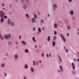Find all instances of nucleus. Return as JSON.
I'll return each instance as SVG.
<instances>
[{"label":"nucleus","instance_id":"obj_35","mask_svg":"<svg viewBox=\"0 0 79 79\" xmlns=\"http://www.w3.org/2000/svg\"><path fill=\"white\" fill-rule=\"evenodd\" d=\"M46 56L47 58H49V55H48V54H46Z\"/></svg>","mask_w":79,"mask_h":79},{"label":"nucleus","instance_id":"obj_32","mask_svg":"<svg viewBox=\"0 0 79 79\" xmlns=\"http://www.w3.org/2000/svg\"><path fill=\"white\" fill-rule=\"evenodd\" d=\"M71 29V27L69 26H68L67 27V29L68 30H69Z\"/></svg>","mask_w":79,"mask_h":79},{"label":"nucleus","instance_id":"obj_57","mask_svg":"<svg viewBox=\"0 0 79 79\" xmlns=\"http://www.w3.org/2000/svg\"><path fill=\"white\" fill-rule=\"evenodd\" d=\"M77 61H79V58L77 59Z\"/></svg>","mask_w":79,"mask_h":79},{"label":"nucleus","instance_id":"obj_62","mask_svg":"<svg viewBox=\"0 0 79 79\" xmlns=\"http://www.w3.org/2000/svg\"><path fill=\"white\" fill-rule=\"evenodd\" d=\"M77 54H79V52H77Z\"/></svg>","mask_w":79,"mask_h":79},{"label":"nucleus","instance_id":"obj_10","mask_svg":"<svg viewBox=\"0 0 79 79\" xmlns=\"http://www.w3.org/2000/svg\"><path fill=\"white\" fill-rule=\"evenodd\" d=\"M30 70L31 72H32V73H34V69L32 67H31L30 68Z\"/></svg>","mask_w":79,"mask_h":79},{"label":"nucleus","instance_id":"obj_9","mask_svg":"<svg viewBox=\"0 0 79 79\" xmlns=\"http://www.w3.org/2000/svg\"><path fill=\"white\" fill-rule=\"evenodd\" d=\"M11 23V19H9L7 20V25H10Z\"/></svg>","mask_w":79,"mask_h":79},{"label":"nucleus","instance_id":"obj_50","mask_svg":"<svg viewBox=\"0 0 79 79\" xmlns=\"http://www.w3.org/2000/svg\"><path fill=\"white\" fill-rule=\"evenodd\" d=\"M72 1V0H68V1L70 2H71Z\"/></svg>","mask_w":79,"mask_h":79},{"label":"nucleus","instance_id":"obj_31","mask_svg":"<svg viewBox=\"0 0 79 79\" xmlns=\"http://www.w3.org/2000/svg\"><path fill=\"white\" fill-rule=\"evenodd\" d=\"M35 60H33V66H35Z\"/></svg>","mask_w":79,"mask_h":79},{"label":"nucleus","instance_id":"obj_12","mask_svg":"<svg viewBox=\"0 0 79 79\" xmlns=\"http://www.w3.org/2000/svg\"><path fill=\"white\" fill-rule=\"evenodd\" d=\"M0 22L1 23H3V22H4V18L3 17H1V18Z\"/></svg>","mask_w":79,"mask_h":79},{"label":"nucleus","instance_id":"obj_49","mask_svg":"<svg viewBox=\"0 0 79 79\" xmlns=\"http://www.w3.org/2000/svg\"><path fill=\"white\" fill-rule=\"evenodd\" d=\"M65 50H66V53H68V49H67Z\"/></svg>","mask_w":79,"mask_h":79},{"label":"nucleus","instance_id":"obj_26","mask_svg":"<svg viewBox=\"0 0 79 79\" xmlns=\"http://www.w3.org/2000/svg\"><path fill=\"white\" fill-rule=\"evenodd\" d=\"M41 56L42 57H44V52H42L41 54Z\"/></svg>","mask_w":79,"mask_h":79},{"label":"nucleus","instance_id":"obj_41","mask_svg":"<svg viewBox=\"0 0 79 79\" xmlns=\"http://www.w3.org/2000/svg\"><path fill=\"white\" fill-rule=\"evenodd\" d=\"M64 50L65 51H66V47L65 46H64Z\"/></svg>","mask_w":79,"mask_h":79},{"label":"nucleus","instance_id":"obj_7","mask_svg":"<svg viewBox=\"0 0 79 79\" xmlns=\"http://www.w3.org/2000/svg\"><path fill=\"white\" fill-rule=\"evenodd\" d=\"M21 43L23 46H26V45H27V44L26 43V42L23 40H22L21 41Z\"/></svg>","mask_w":79,"mask_h":79},{"label":"nucleus","instance_id":"obj_6","mask_svg":"<svg viewBox=\"0 0 79 79\" xmlns=\"http://www.w3.org/2000/svg\"><path fill=\"white\" fill-rule=\"evenodd\" d=\"M14 57L15 60H18V54H15L14 55Z\"/></svg>","mask_w":79,"mask_h":79},{"label":"nucleus","instance_id":"obj_34","mask_svg":"<svg viewBox=\"0 0 79 79\" xmlns=\"http://www.w3.org/2000/svg\"><path fill=\"white\" fill-rule=\"evenodd\" d=\"M73 20H74L76 19V17L75 16H73L72 17Z\"/></svg>","mask_w":79,"mask_h":79},{"label":"nucleus","instance_id":"obj_54","mask_svg":"<svg viewBox=\"0 0 79 79\" xmlns=\"http://www.w3.org/2000/svg\"><path fill=\"white\" fill-rule=\"evenodd\" d=\"M8 53H7L6 54V56H8Z\"/></svg>","mask_w":79,"mask_h":79},{"label":"nucleus","instance_id":"obj_53","mask_svg":"<svg viewBox=\"0 0 79 79\" xmlns=\"http://www.w3.org/2000/svg\"><path fill=\"white\" fill-rule=\"evenodd\" d=\"M23 79H26V76H24Z\"/></svg>","mask_w":79,"mask_h":79},{"label":"nucleus","instance_id":"obj_40","mask_svg":"<svg viewBox=\"0 0 79 79\" xmlns=\"http://www.w3.org/2000/svg\"><path fill=\"white\" fill-rule=\"evenodd\" d=\"M72 74H76V72L74 71H72Z\"/></svg>","mask_w":79,"mask_h":79},{"label":"nucleus","instance_id":"obj_46","mask_svg":"<svg viewBox=\"0 0 79 79\" xmlns=\"http://www.w3.org/2000/svg\"><path fill=\"white\" fill-rule=\"evenodd\" d=\"M41 23H43L44 22V20H41Z\"/></svg>","mask_w":79,"mask_h":79},{"label":"nucleus","instance_id":"obj_2","mask_svg":"<svg viewBox=\"0 0 79 79\" xmlns=\"http://www.w3.org/2000/svg\"><path fill=\"white\" fill-rule=\"evenodd\" d=\"M58 7L57 5L55 4H54L52 5V9L53 11H55L56 8Z\"/></svg>","mask_w":79,"mask_h":79},{"label":"nucleus","instance_id":"obj_47","mask_svg":"<svg viewBox=\"0 0 79 79\" xmlns=\"http://www.w3.org/2000/svg\"><path fill=\"white\" fill-rule=\"evenodd\" d=\"M10 8H11V7L12 6V4H10Z\"/></svg>","mask_w":79,"mask_h":79},{"label":"nucleus","instance_id":"obj_52","mask_svg":"<svg viewBox=\"0 0 79 79\" xmlns=\"http://www.w3.org/2000/svg\"><path fill=\"white\" fill-rule=\"evenodd\" d=\"M21 39V36L20 35L19 36V39Z\"/></svg>","mask_w":79,"mask_h":79},{"label":"nucleus","instance_id":"obj_22","mask_svg":"<svg viewBox=\"0 0 79 79\" xmlns=\"http://www.w3.org/2000/svg\"><path fill=\"white\" fill-rule=\"evenodd\" d=\"M24 68H25V69H27L28 68V65H27V64H26L24 67Z\"/></svg>","mask_w":79,"mask_h":79},{"label":"nucleus","instance_id":"obj_13","mask_svg":"<svg viewBox=\"0 0 79 79\" xmlns=\"http://www.w3.org/2000/svg\"><path fill=\"white\" fill-rule=\"evenodd\" d=\"M70 15H74V11L73 10H71L70 11Z\"/></svg>","mask_w":79,"mask_h":79},{"label":"nucleus","instance_id":"obj_15","mask_svg":"<svg viewBox=\"0 0 79 79\" xmlns=\"http://www.w3.org/2000/svg\"><path fill=\"white\" fill-rule=\"evenodd\" d=\"M52 44L53 47H55V45H56V43L55 41H53Z\"/></svg>","mask_w":79,"mask_h":79},{"label":"nucleus","instance_id":"obj_27","mask_svg":"<svg viewBox=\"0 0 79 79\" xmlns=\"http://www.w3.org/2000/svg\"><path fill=\"white\" fill-rule=\"evenodd\" d=\"M25 16L27 18H29V15L28 14H26Z\"/></svg>","mask_w":79,"mask_h":79},{"label":"nucleus","instance_id":"obj_30","mask_svg":"<svg viewBox=\"0 0 79 79\" xmlns=\"http://www.w3.org/2000/svg\"><path fill=\"white\" fill-rule=\"evenodd\" d=\"M54 33L55 35H57V32H56V31H54Z\"/></svg>","mask_w":79,"mask_h":79},{"label":"nucleus","instance_id":"obj_4","mask_svg":"<svg viewBox=\"0 0 79 79\" xmlns=\"http://www.w3.org/2000/svg\"><path fill=\"white\" fill-rule=\"evenodd\" d=\"M4 37L6 39H10L11 38V35L10 34H8L7 35H4Z\"/></svg>","mask_w":79,"mask_h":79},{"label":"nucleus","instance_id":"obj_14","mask_svg":"<svg viewBox=\"0 0 79 79\" xmlns=\"http://www.w3.org/2000/svg\"><path fill=\"white\" fill-rule=\"evenodd\" d=\"M59 61L60 62H61L62 61V59H61V57L60 56H59L58 57Z\"/></svg>","mask_w":79,"mask_h":79},{"label":"nucleus","instance_id":"obj_45","mask_svg":"<svg viewBox=\"0 0 79 79\" xmlns=\"http://www.w3.org/2000/svg\"><path fill=\"white\" fill-rule=\"evenodd\" d=\"M4 76H6V73H4Z\"/></svg>","mask_w":79,"mask_h":79},{"label":"nucleus","instance_id":"obj_51","mask_svg":"<svg viewBox=\"0 0 79 79\" xmlns=\"http://www.w3.org/2000/svg\"><path fill=\"white\" fill-rule=\"evenodd\" d=\"M15 44H16V45H18V42H16Z\"/></svg>","mask_w":79,"mask_h":79},{"label":"nucleus","instance_id":"obj_19","mask_svg":"<svg viewBox=\"0 0 79 79\" xmlns=\"http://www.w3.org/2000/svg\"><path fill=\"white\" fill-rule=\"evenodd\" d=\"M24 52L25 53H29V50L27 49H26L24 50Z\"/></svg>","mask_w":79,"mask_h":79},{"label":"nucleus","instance_id":"obj_25","mask_svg":"<svg viewBox=\"0 0 79 79\" xmlns=\"http://www.w3.org/2000/svg\"><path fill=\"white\" fill-rule=\"evenodd\" d=\"M56 36H54L53 37V40H56Z\"/></svg>","mask_w":79,"mask_h":79},{"label":"nucleus","instance_id":"obj_23","mask_svg":"<svg viewBox=\"0 0 79 79\" xmlns=\"http://www.w3.org/2000/svg\"><path fill=\"white\" fill-rule=\"evenodd\" d=\"M54 27L55 29H56L57 27V24L56 23L54 25Z\"/></svg>","mask_w":79,"mask_h":79},{"label":"nucleus","instance_id":"obj_56","mask_svg":"<svg viewBox=\"0 0 79 79\" xmlns=\"http://www.w3.org/2000/svg\"><path fill=\"white\" fill-rule=\"evenodd\" d=\"M38 15H40V12L38 11Z\"/></svg>","mask_w":79,"mask_h":79},{"label":"nucleus","instance_id":"obj_59","mask_svg":"<svg viewBox=\"0 0 79 79\" xmlns=\"http://www.w3.org/2000/svg\"><path fill=\"white\" fill-rule=\"evenodd\" d=\"M67 36H69V33H67Z\"/></svg>","mask_w":79,"mask_h":79},{"label":"nucleus","instance_id":"obj_36","mask_svg":"<svg viewBox=\"0 0 79 79\" xmlns=\"http://www.w3.org/2000/svg\"><path fill=\"white\" fill-rule=\"evenodd\" d=\"M11 25L12 26H14L15 25V23H14L12 22L11 23Z\"/></svg>","mask_w":79,"mask_h":79},{"label":"nucleus","instance_id":"obj_55","mask_svg":"<svg viewBox=\"0 0 79 79\" xmlns=\"http://www.w3.org/2000/svg\"><path fill=\"white\" fill-rule=\"evenodd\" d=\"M39 47L40 48L41 47V46L40 45H39Z\"/></svg>","mask_w":79,"mask_h":79},{"label":"nucleus","instance_id":"obj_28","mask_svg":"<svg viewBox=\"0 0 79 79\" xmlns=\"http://www.w3.org/2000/svg\"><path fill=\"white\" fill-rule=\"evenodd\" d=\"M7 44H8L9 45H11V44H12V43H11V42L8 41V42H7Z\"/></svg>","mask_w":79,"mask_h":79},{"label":"nucleus","instance_id":"obj_16","mask_svg":"<svg viewBox=\"0 0 79 79\" xmlns=\"http://www.w3.org/2000/svg\"><path fill=\"white\" fill-rule=\"evenodd\" d=\"M27 6L26 4L23 6V8L24 10H26V9H27Z\"/></svg>","mask_w":79,"mask_h":79},{"label":"nucleus","instance_id":"obj_5","mask_svg":"<svg viewBox=\"0 0 79 79\" xmlns=\"http://www.w3.org/2000/svg\"><path fill=\"white\" fill-rule=\"evenodd\" d=\"M60 36H61L62 39V40L64 42H66V39H65V38H64V37L63 36V35L62 34H60Z\"/></svg>","mask_w":79,"mask_h":79},{"label":"nucleus","instance_id":"obj_39","mask_svg":"<svg viewBox=\"0 0 79 79\" xmlns=\"http://www.w3.org/2000/svg\"><path fill=\"white\" fill-rule=\"evenodd\" d=\"M4 17L5 19H7V16L6 15L4 16Z\"/></svg>","mask_w":79,"mask_h":79},{"label":"nucleus","instance_id":"obj_38","mask_svg":"<svg viewBox=\"0 0 79 79\" xmlns=\"http://www.w3.org/2000/svg\"><path fill=\"white\" fill-rule=\"evenodd\" d=\"M1 5H2V6H5V3H2V4Z\"/></svg>","mask_w":79,"mask_h":79},{"label":"nucleus","instance_id":"obj_18","mask_svg":"<svg viewBox=\"0 0 79 79\" xmlns=\"http://www.w3.org/2000/svg\"><path fill=\"white\" fill-rule=\"evenodd\" d=\"M31 21L33 23H34L35 22V19L34 18H32L31 19Z\"/></svg>","mask_w":79,"mask_h":79},{"label":"nucleus","instance_id":"obj_42","mask_svg":"<svg viewBox=\"0 0 79 79\" xmlns=\"http://www.w3.org/2000/svg\"><path fill=\"white\" fill-rule=\"evenodd\" d=\"M37 45H35V48H37Z\"/></svg>","mask_w":79,"mask_h":79},{"label":"nucleus","instance_id":"obj_61","mask_svg":"<svg viewBox=\"0 0 79 79\" xmlns=\"http://www.w3.org/2000/svg\"><path fill=\"white\" fill-rule=\"evenodd\" d=\"M36 34H37V35H39V33H36Z\"/></svg>","mask_w":79,"mask_h":79},{"label":"nucleus","instance_id":"obj_64","mask_svg":"<svg viewBox=\"0 0 79 79\" xmlns=\"http://www.w3.org/2000/svg\"><path fill=\"white\" fill-rule=\"evenodd\" d=\"M78 31H79V28L77 29Z\"/></svg>","mask_w":79,"mask_h":79},{"label":"nucleus","instance_id":"obj_37","mask_svg":"<svg viewBox=\"0 0 79 79\" xmlns=\"http://www.w3.org/2000/svg\"><path fill=\"white\" fill-rule=\"evenodd\" d=\"M73 61L74 62H76V61H77L76 59L73 58Z\"/></svg>","mask_w":79,"mask_h":79},{"label":"nucleus","instance_id":"obj_48","mask_svg":"<svg viewBox=\"0 0 79 79\" xmlns=\"http://www.w3.org/2000/svg\"><path fill=\"white\" fill-rule=\"evenodd\" d=\"M39 63H40L41 64V63H42V60H40L39 61Z\"/></svg>","mask_w":79,"mask_h":79},{"label":"nucleus","instance_id":"obj_8","mask_svg":"<svg viewBox=\"0 0 79 79\" xmlns=\"http://www.w3.org/2000/svg\"><path fill=\"white\" fill-rule=\"evenodd\" d=\"M71 65L72 66V69L73 70L75 69V64L74 62H72L71 63Z\"/></svg>","mask_w":79,"mask_h":79},{"label":"nucleus","instance_id":"obj_63","mask_svg":"<svg viewBox=\"0 0 79 79\" xmlns=\"http://www.w3.org/2000/svg\"><path fill=\"white\" fill-rule=\"evenodd\" d=\"M48 16H49V17H50V15H49V14L48 15Z\"/></svg>","mask_w":79,"mask_h":79},{"label":"nucleus","instance_id":"obj_24","mask_svg":"<svg viewBox=\"0 0 79 79\" xmlns=\"http://www.w3.org/2000/svg\"><path fill=\"white\" fill-rule=\"evenodd\" d=\"M0 38L1 40H4V38H3V37H2V35H0Z\"/></svg>","mask_w":79,"mask_h":79},{"label":"nucleus","instance_id":"obj_1","mask_svg":"<svg viewBox=\"0 0 79 79\" xmlns=\"http://www.w3.org/2000/svg\"><path fill=\"white\" fill-rule=\"evenodd\" d=\"M59 68H60V70H57V71L58 73H60L61 72L62 73L63 71V67L62 66L60 65L59 66Z\"/></svg>","mask_w":79,"mask_h":79},{"label":"nucleus","instance_id":"obj_60","mask_svg":"<svg viewBox=\"0 0 79 79\" xmlns=\"http://www.w3.org/2000/svg\"><path fill=\"white\" fill-rule=\"evenodd\" d=\"M2 9H3V10H5V8L3 7V8H2Z\"/></svg>","mask_w":79,"mask_h":79},{"label":"nucleus","instance_id":"obj_44","mask_svg":"<svg viewBox=\"0 0 79 79\" xmlns=\"http://www.w3.org/2000/svg\"><path fill=\"white\" fill-rule=\"evenodd\" d=\"M38 61H36V65H38Z\"/></svg>","mask_w":79,"mask_h":79},{"label":"nucleus","instance_id":"obj_3","mask_svg":"<svg viewBox=\"0 0 79 79\" xmlns=\"http://www.w3.org/2000/svg\"><path fill=\"white\" fill-rule=\"evenodd\" d=\"M5 16V14H4V12L2 10L0 11V16L1 18H3Z\"/></svg>","mask_w":79,"mask_h":79},{"label":"nucleus","instance_id":"obj_11","mask_svg":"<svg viewBox=\"0 0 79 79\" xmlns=\"http://www.w3.org/2000/svg\"><path fill=\"white\" fill-rule=\"evenodd\" d=\"M5 66V63H2L1 64V67L2 68H4Z\"/></svg>","mask_w":79,"mask_h":79},{"label":"nucleus","instance_id":"obj_43","mask_svg":"<svg viewBox=\"0 0 79 79\" xmlns=\"http://www.w3.org/2000/svg\"><path fill=\"white\" fill-rule=\"evenodd\" d=\"M42 31H44L45 30V27H43L42 28Z\"/></svg>","mask_w":79,"mask_h":79},{"label":"nucleus","instance_id":"obj_58","mask_svg":"<svg viewBox=\"0 0 79 79\" xmlns=\"http://www.w3.org/2000/svg\"><path fill=\"white\" fill-rule=\"evenodd\" d=\"M49 56L50 57H51V53L49 54Z\"/></svg>","mask_w":79,"mask_h":79},{"label":"nucleus","instance_id":"obj_29","mask_svg":"<svg viewBox=\"0 0 79 79\" xmlns=\"http://www.w3.org/2000/svg\"><path fill=\"white\" fill-rule=\"evenodd\" d=\"M34 17H35V19H37V15L36 14H35L34 15Z\"/></svg>","mask_w":79,"mask_h":79},{"label":"nucleus","instance_id":"obj_17","mask_svg":"<svg viewBox=\"0 0 79 79\" xmlns=\"http://www.w3.org/2000/svg\"><path fill=\"white\" fill-rule=\"evenodd\" d=\"M32 41H33V42H35H35H37L36 40L35 39V37H33L32 38Z\"/></svg>","mask_w":79,"mask_h":79},{"label":"nucleus","instance_id":"obj_21","mask_svg":"<svg viewBox=\"0 0 79 79\" xmlns=\"http://www.w3.org/2000/svg\"><path fill=\"white\" fill-rule=\"evenodd\" d=\"M47 40L48 42L50 41V36H48L47 37Z\"/></svg>","mask_w":79,"mask_h":79},{"label":"nucleus","instance_id":"obj_33","mask_svg":"<svg viewBox=\"0 0 79 79\" xmlns=\"http://www.w3.org/2000/svg\"><path fill=\"white\" fill-rule=\"evenodd\" d=\"M35 30H36V28L33 27V31H35Z\"/></svg>","mask_w":79,"mask_h":79},{"label":"nucleus","instance_id":"obj_20","mask_svg":"<svg viewBox=\"0 0 79 79\" xmlns=\"http://www.w3.org/2000/svg\"><path fill=\"white\" fill-rule=\"evenodd\" d=\"M38 31L39 33H41V29H40V28H38Z\"/></svg>","mask_w":79,"mask_h":79}]
</instances>
